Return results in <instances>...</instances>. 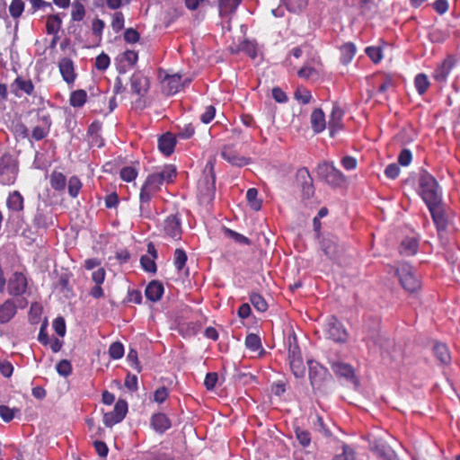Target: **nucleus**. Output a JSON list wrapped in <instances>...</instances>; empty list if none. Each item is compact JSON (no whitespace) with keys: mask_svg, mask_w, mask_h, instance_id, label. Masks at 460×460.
I'll list each match as a JSON object with an SVG mask.
<instances>
[{"mask_svg":"<svg viewBox=\"0 0 460 460\" xmlns=\"http://www.w3.org/2000/svg\"><path fill=\"white\" fill-rule=\"evenodd\" d=\"M176 175V167L173 164H166L159 171L147 175L139 193L140 217L150 218L153 216L152 198L161 190L164 183L172 182Z\"/></svg>","mask_w":460,"mask_h":460,"instance_id":"f257e3e1","label":"nucleus"},{"mask_svg":"<svg viewBox=\"0 0 460 460\" xmlns=\"http://www.w3.org/2000/svg\"><path fill=\"white\" fill-rule=\"evenodd\" d=\"M418 191L426 206L442 200V190L436 178L426 170H421L418 179Z\"/></svg>","mask_w":460,"mask_h":460,"instance_id":"f03ea898","label":"nucleus"},{"mask_svg":"<svg viewBox=\"0 0 460 460\" xmlns=\"http://www.w3.org/2000/svg\"><path fill=\"white\" fill-rule=\"evenodd\" d=\"M215 164L209 160L207 162L203 175L198 181L199 199L201 203H210L216 193Z\"/></svg>","mask_w":460,"mask_h":460,"instance_id":"7ed1b4c3","label":"nucleus"},{"mask_svg":"<svg viewBox=\"0 0 460 460\" xmlns=\"http://www.w3.org/2000/svg\"><path fill=\"white\" fill-rule=\"evenodd\" d=\"M34 111L29 112L32 114ZM35 118L37 125L32 128L31 137L32 140L40 141L46 138L52 126V119L50 113L44 108H39L35 110Z\"/></svg>","mask_w":460,"mask_h":460,"instance_id":"20e7f679","label":"nucleus"},{"mask_svg":"<svg viewBox=\"0 0 460 460\" xmlns=\"http://www.w3.org/2000/svg\"><path fill=\"white\" fill-rule=\"evenodd\" d=\"M323 333L326 339L339 344L346 343L349 338V333L344 324L334 315H331L326 319Z\"/></svg>","mask_w":460,"mask_h":460,"instance_id":"39448f33","label":"nucleus"},{"mask_svg":"<svg viewBox=\"0 0 460 460\" xmlns=\"http://www.w3.org/2000/svg\"><path fill=\"white\" fill-rule=\"evenodd\" d=\"M394 272L399 278L401 286L407 292L414 293L420 288V281L410 264L401 263L399 267L394 268Z\"/></svg>","mask_w":460,"mask_h":460,"instance_id":"423d86ee","label":"nucleus"},{"mask_svg":"<svg viewBox=\"0 0 460 460\" xmlns=\"http://www.w3.org/2000/svg\"><path fill=\"white\" fill-rule=\"evenodd\" d=\"M317 173L320 178L332 187H340L346 181L345 175L332 163L326 161L318 164Z\"/></svg>","mask_w":460,"mask_h":460,"instance_id":"0eeeda50","label":"nucleus"},{"mask_svg":"<svg viewBox=\"0 0 460 460\" xmlns=\"http://www.w3.org/2000/svg\"><path fill=\"white\" fill-rule=\"evenodd\" d=\"M288 361L293 375L296 378H303L305 374V367L302 358L300 348L297 344L296 338L293 337V342L289 340L288 346Z\"/></svg>","mask_w":460,"mask_h":460,"instance_id":"6e6552de","label":"nucleus"},{"mask_svg":"<svg viewBox=\"0 0 460 460\" xmlns=\"http://www.w3.org/2000/svg\"><path fill=\"white\" fill-rule=\"evenodd\" d=\"M18 167L10 155L0 157V184L13 185L16 181Z\"/></svg>","mask_w":460,"mask_h":460,"instance_id":"1a4fd4ad","label":"nucleus"},{"mask_svg":"<svg viewBox=\"0 0 460 460\" xmlns=\"http://www.w3.org/2000/svg\"><path fill=\"white\" fill-rule=\"evenodd\" d=\"M150 88V81L149 78L144 75L140 72L134 73L130 77V89L132 93L138 96V99L136 101V106L138 105L141 109L144 108V103L142 98L145 97Z\"/></svg>","mask_w":460,"mask_h":460,"instance_id":"9d476101","label":"nucleus"},{"mask_svg":"<svg viewBox=\"0 0 460 460\" xmlns=\"http://www.w3.org/2000/svg\"><path fill=\"white\" fill-rule=\"evenodd\" d=\"M5 206L8 209L9 219H11L14 216L17 218L23 217L25 199L19 190H13L8 193L5 201Z\"/></svg>","mask_w":460,"mask_h":460,"instance_id":"9b49d317","label":"nucleus"},{"mask_svg":"<svg viewBox=\"0 0 460 460\" xmlns=\"http://www.w3.org/2000/svg\"><path fill=\"white\" fill-rule=\"evenodd\" d=\"M309 379L313 389H320L330 376L326 367L314 360H308Z\"/></svg>","mask_w":460,"mask_h":460,"instance_id":"f8f14e48","label":"nucleus"},{"mask_svg":"<svg viewBox=\"0 0 460 460\" xmlns=\"http://www.w3.org/2000/svg\"><path fill=\"white\" fill-rule=\"evenodd\" d=\"M432 220L438 232L446 231L448 225V218L446 213L443 200L427 206Z\"/></svg>","mask_w":460,"mask_h":460,"instance_id":"ddd939ff","label":"nucleus"},{"mask_svg":"<svg viewBox=\"0 0 460 460\" xmlns=\"http://www.w3.org/2000/svg\"><path fill=\"white\" fill-rule=\"evenodd\" d=\"M128 412V403L125 400L119 399L111 411L103 415V423L106 427H112L119 423L126 417Z\"/></svg>","mask_w":460,"mask_h":460,"instance_id":"4468645a","label":"nucleus"},{"mask_svg":"<svg viewBox=\"0 0 460 460\" xmlns=\"http://www.w3.org/2000/svg\"><path fill=\"white\" fill-rule=\"evenodd\" d=\"M296 181L301 184L302 195L304 199H310L314 194V187L313 184V178L307 168H300L296 172Z\"/></svg>","mask_w":460,"mask_h":460,"instance_id":"2eb2a0df","label":"nucleus"},{"mask_svg":"<svg viewBox=\"0 0 460 460\" xmlns=\"http://www.w3.org/2000/svg\"><path fill=\"white\" fill-rule=\"evenodd\" d=\"M28 282L22 272H14L8 282V293L13 296H22L26 292Z\"/></svg>","mask_w":460,"mask_h":460,"instance_id":"dca6fc26","label":"nucleus"},{"mask_svg":"<svg viewBox=\"0 0 460 460\" xmlns=\"http://www.w3.org/2000/svg\"><path fill=\"white\" fill-rule=\"evenodd\" d=\"M165 234L174 240H180L182 234L181 222L177 215H170L164 221Z\"/></svg>","mask_w":460,"mask_h":460,"instance_id":"f3484780","label":"nucleus"},{"mask_svg":"<svg viewBox=\"0 0 460 460\" xmlns=\"http://www.w3.org/2000/svg\"><path fill=\"white\" fill-rule=\"evenodd\" d=\"M321 249L331 260H336L341 252V247L338 243L337 237L332 234L326 235L322 239Z\"/></svg>","mask_w":460,"mask_h":460,"instance_id":"a211bd4d","label":"nucleus"},{"mask_svg":"<svg viewBox=\"0 0 460 460\" xmlns=\"http://www.w3.org/2000/svg\"><path fill=\"white\" fill-rule=\"evenodd\" d=\"M332 369L339 378H344L346 381L355 385L358 384V378L351 365L344 362H337L332 365Z\"/></svg>","mask_w":460,"mask_h":460,"instance_id":"6ab92c4d","label":"nucleus"},{"mask_svg":"<svg viewBox=\"0 0 460 460\" xmlns=\"http://www.w3.org/2000/svg\"><path fill=\"white\" fill-rule=\"evenodd\" d=\"M222 157L229 164L235 166H244L249 164L250 159L240 155L234 146H225L221 151Z\"/></svg>","mask_w":460,"mask_h":460,"instance_id":"aec40b11","label":"nucleus"},{"mask_svg":"<svg viewBox=\"0 0 460 460\" xmlns=\"http://www.w3.org/2000/svg\"><path fill=\"white\" fill-rule=\"evenodd\" d=\"M58 69L61 74L63 80L68 84H72L76 79V73L75 70V65L71 58H63L58 62Z\"/></svg>","mask_w":460,"mask_h":460,"instance_id":"412c9836","label":"nucleus"},{"mask_svg":"<svg viewBox=\"0 0 460 460\" xmlns=\"http://www.w3.org/2000/svg\"><path fill=\"white\" fill-rule=\"evenodd\" d=\"M343 115L344 112L338 104H334L332 106L328 121V128L331 137H334V135L343 128Z\"/></svg>","mask_w":460,"mask_h":460,"instance_id":"4be33fe9","label":"nucleus"},{"mask_svg":"<svg viewBox=\"0 0 460 460\" xmlns=\"http://www.w3.org/2000/svg\"><path fill=\"white\" fill-rule=\"evenodd\" d=\"M455 66V59L447 56L433 72V78L438 83H445Z\"/></svg>","mask_w":460,"mask_h":460,"instance_id":"5701e85b","label":"nucleus"},{"mask_svg":"<svg viewBox=\"0 0 460 460\" xmlns=\"http://www.w3.org/2000/svg\"><path fill=\"white\" fill-rule=\"evenodd\" d=\"M177 144L176 136L172 132L162 134L158 137V149L165 156H170Z\"/></svg>","mask_w":460,"mask_h":460,"instance_id":"b1692460","label":"nucleus"},{"mask_svg":"<svg viewBox=\"0 0 460 460\" xmlns=\"http://www.w3.org/2000/svg\"><path fill=\"white\" fill-rule=\"evenodd\" d=\"M162 84L163 92L168 96L173 95L182 87L181 75L179 74L166 75Z\"/></svg>","mask_w":460,"mask_h":460,"instance_id":"393cba45","label":"nucleus"},{"mask_svg":"<svg viewBox=\"0 0 460 460\" xmlns=\"http://www.w3.org/2000/svg\"><path fill=\"white\" fill-rule=\"evenodd\" d=\"M151 428L159 434H164L172 427L171 420L163 412H157L150 418Z\"/></svg>","mask_w":460,"mask_h":460,"instance_id":"a878e982","label":"nucleus"},{"mask_svg":"<svg viewBox=\"0 0 460 460\" xmlns=\"http://www.w3.org/2000/svg\"><path fill=\"white\" fill-rule=\"evenodd\" d=\"M18 305L13 299H6L0 304V324L9 323L17 314Z\"/></svg>","mask_w":460,"mask_h":460,"instance_id":"bb28decb","label":"nucleus"},{"mask_svg":"<svg viewBox=\"0 0 460 460\" xmlns=\"http://www.w3.org/2000/svg\"><path fill=\"white\" fill-rule=\"evenodd\" d=\"M12 92L15 96H20L22 92L27 95H32L34 92V84L31 79H25L22 76H17L13 83L11 84Z\"/></svg>","mask_w":460,"mask_h":460,"instance_id":"cd10ccee","label":"nucleus"},{"mask_svg":"<svg viewBox=\"0 0 460 460\" xmlns=\"http://www.w3.org/2000/svg\"><path fill=\"white\" fill-rule=\"evenodd\" d=\"M164 292V288L162 282L158 280H152L146 288L145 295L147 300L151 302L159 301Z\"/></svg>","mask_w":460,"mask_h":460,"instance_id":"c85d7f7f","label":"nucleus"},{"mask_svg":"<svg viewBox=\"0 0 460 460\" xmlns=\"http://www.w3.org/2000/svg\"><path fill=\"white\" fill-rule=\"evenodd\" d=\"M310 123L314 133L323 132L326 128L325 115L322 109H314L310 116Z\"/></svg>","mask_w":460,"mask_h":460,"instance_id":"c756f323","label":"nucleus"},{"mask_svg":"<svg viewBox=\"0 0 460 460\" xmlns=\"http://www.w3.org/2000/svg\"><path fill=\"white\" fill-rule=\"evenodd\" d=\"M419 250V241L415 237L404 238L399 247V252L403 256H413Z\"/></svg>","mask_w":460,"mask_h":460,"instance_id":"7c9ffc66","label":"nucleus"},{"mask_svg":"<svg viewBox=\"0 0 460 460\" xmlns=\"http://www.w3.org/2000/svg\"><path fill=\"white\" fill-rule=\"evenodd\" d=\"M433 353L441 364H450L451 355L446 344L439 342L435 343L433 346Z\"/></svg>","mask_w":460,"mask_h":460,"instance_id":"2f4dec72","label":"nucleus"},{"mask_svg":"<svg viewBox=\"0 0 460 460\" xmlns=\"http://www.w3.org/2000/svg\"><path fill=\"white\" fill-rule=\"evenodd\" d=\"M341 62L348 65L351 62L357 53L356 45L353 42H346L340 48Z\"/></svg>","mask_w":460,"mask_h":460,"instance_id":"473e14b6","label":"nucleus"},{"mask_svg":"<svg viewBox=\"0 0 460 460\" xmlns=\"http://www.w3.org/2000/svg\"><path fill=\"white\" fill-rule=\"evenodd\" d=\"M49 184L53 190L63 191L66 189V178L62 172L54 171L50 174Z\"/></svg>","mask_w":460,"mask_h":460,"instance_id":"72a5a7b5","label":"nucleus"},{"mask_svg":"<svg viewBox=\"0 0 460 460\" xmlns=\"http://www.w3.org/2000/svg\"><path fill=\"white\" fill-rule=\"evenodd\" d=\"M62 20L58 14H50L47 17L46 31L48 34L56 35L61 29Z\"/></svg>","mask_w":460,"mask_h":460,"instance_id":"f704fd0d","label":"nucleus"},{"mask_svg":"<svg viewBox=\"0 0 460 460\" xmlns=\"http://www.w3.org/2000/svg\"><path fill=\"white\" fill-rule=\"evenodd\" d=\"M87 102V93L84 90L73 91L69 97V103L74 108H81Z\"/></svg>","mask_w":460,"mask_h":460,"instance_id":"c9c22d12","label":"nucleus"},{"mask_svg":"<svg viewBox=\"0 0 460 460\" xmlns=\"http://www.w3.org/2000/svg\"><path fill=\"white\" fill-rule=\"evenodd\" d=\"M414 85L417 93L420 95H423L430 86L428 75L424 73L418 74L414 78Z\"/></svg>","mask_w":460,"mask_h":460,"instance_id":"e433bc0d","label":"nucleus"},{"mask_svg":"<svg viewBox=\"0 0 460 460\" xmlns=\"http://www.w3.org/2000/svg\"><path fill=\"white\" fill-rule=\"evenodd\" d=\"M246 199L252 210L259 211L261 208L262 201L258 199V190L256 188L248 189L246 192Z\"/></svg>","mask_w":460,"mask_h":460,"instance_id":"4c0bfd02","label":"nucleus"},{"mask_svg":"<svg viewBox=\"0 0 460 460\" xmlns=\"http://www.w3.org/2000/svg\"><path fill=\"white\" fill-rule=\"evenodd\" d=\"M249 299L257 311L264 313L268 310V303L261 294L252 292L250 294Z\"/></svg>","mask_w":460,"mask_h":460,"instance_id":"58836bf2","label":"nucleus"},{"mask_svg":"<svg viewBox=\"0 0 460 460\" xmlns=\"http://www.w3.org/2000/svg\"><path fill=\"white\" fill-rule=\"evenodd\" d=\"M294 431L296 440L303 447H307L311 444L312 438L308 430L300 427H295Z\"/></svg>","mask_w":460,"mask_h":460,"instance_id":"ea45409f","label":"nucleus"},{"mask_svg":"<svg viewBox=\"0 0 460 460\" xmlns=\"http://www.w3.org/2000/svg\"><path fill=\"white\" fill-rule=\"evenodd\" d=\"M341 452H337L332 460H356L354 449L347 444H342Z\"/></svg>","mask_w":460,"mask_h":460,"instance_id":"a19ab883","label":"nucleus"},{"mask_svg":"<svg viewBox=\"0 0 460 460\" xmlns=\"http://www.w3.org/2000/svg\"><path fill=\"white\" fill-rule=\"evenodd\" d=\"M188 256L181 248H177L173 253V264L178 271H181L186 265Z\"/></svg>","mask_w":460,"mask_h":460,"instance_id":"79ce46f5","label":"nucleus"},{"mask_svg":"<svg viewBox=\"0 0 460 460\" xmlns=\"http://www.w3.org/2000/svg\"><path fill=\"white\" fill-rule=\"evenodd\" d=\"M85 8L82 2L74 1L72 3L71 18L74 22H81L85 16Z\"/></svg>","mask_w":460,"mask_h":460,"instance_id":"37998d69","label":"nucleus"},{"mask_svg":"<svg viewBox=\"0 0 460 460\" xmlns=\"http://www.w3.org/2000/svg\"><path fill=\"white\" fill-rule=\"evenodd\" d=\"M294 98L301 104L305 105L308 104L312 100V94L309 90L305 87L298 86L295 93Z\"/></svg>","mask_w":460,"mask_h":460,"instance_id":"c03bdc74","label":"nucleus"},{"mask_svg":"<svg viewBox=\"0 0 460 460\" xmlns=\"http://www.w3.org/2000/svg\"><path fill=\"white\" fill-rule=\"evenodd\" d=\"M243 0H218L220 15L223 13H234Z\"/></svg>","mask_w":460,"mask_h":460,"instance_id":"a18cd8bd","label":"nucleus"},{"mask_svg":"<svg viewBox=\"0 0 460 460\" xmlns=\"http://www.w3.org/2000/svg\"><path fill=\"white\" fill-rule=\"evenodd\" d=\"M125 24V16L122 12H115L111 15V26L114 32L118 33L123 28Z\"/></svg>","mask_w":460,"mask_h":460,"instance_id":"49530a36","label":"nucleus"},{"mask_svg":"<svg viewBox=\"0 0 460 460\" xmlns=\"http://www.w3.org/2000/svg\"><path fill=\"white\" fill-rule=\"evenodd\" d=\"M82 186L83 184L77 176L70 177L67 185L68 193L70 197L74 199L76 198L82 189Z\"/></svg>","mask_w":460,"mask_h":460,"instance_id":"de8ad7c7","label":"nucleus"},{"mask_svg":"<svg viewBox=\"0 0 460 460\" xmlns=\"http://www.w3.org/2000/svg\"><path fill=\"white\" fill-rule=\"evenodd\" d=\"M24 2L22 0H13L9 5L10 15L13 19H17L22 16L24 11Z\"/></svg>","mask_w":460,"mask_h":460,"instance_id":"09e8293b","label":"nucleus"},{"mask_svg":"<svg viewBox=\"0 0 460 460\" xmlns=\"http://www.w3.org/2000/svg\"><path fill=\"white\" fill-rule=\"evenodd\" d=\"M245 346L252 351H258L261 349V338L255 333H249L245 338Z\"/></svg>","mask_w":460,"mask_h":460,"instance_id":"8fccbe9b","label":"nucleus"},{"mask_svg":"<svg viewBox=\"0 0 460 460\" xmlns=\"http://www.w3.org/2000/svg\"><path fill=\"white\" fill-rule=\"evenodd\" d=\"M140 265L142 269L149 273H155L157 270L155 260L149 255H142L140 258Z\"/></svg>","mask_w":460,"mask_h":460,"instance_id":"3c124183","label":"nucleus"},{"mask_svg":"<svg viewBox=\"0 0 460 460\" xmlns=\"http://www.w3.org/2000/svg\"><path fill=\"white\" fill-rule=\"evenodd\" d=\"M367 56L372 60L373 63L378 64L383 58V51L380 47L370 46L365 49Z\"/></svg>","mask_w":460,"mask_h":460,"instance_id":"603ef678","label":"nucleus"},{"mask_svg":"<svg viewBox=\"0 0 460 460\" xmlns=\"http://www.w3.org/2000/svg\"><path fill=\"white\" fill-rule=\"evenodd\" d=\"M109 355L112 359H119L124 356V346L119 341L112 342L109 347Z\"/></svg>","mask_w":460,"mask_h":460,"instance_id":"864d4df0","label":"nucleus"},{"mask_svg":"<svg viewBox=\"0 0 460 460\" xmlns=\"http://www.w3.org/2000/svg\"><path fill=\"white\" fill-rule=\"evenodd\" d=\"M137 170L133 166H125L119 172L121 180L126 182L133 181L137 176Z\"/></svg>","mask_w":460,"mask_h":460,"instance_id":"5fc2aeb1","label":"nucleus"},{"mask_svg":"<svg viewBox=\"0 0 460 460\" xmlns=\"http://www.w3.org/2000/svg\"><path fill=\"white\" fill-rule=\"evenodd\" d=\"M19 411V409L10 408L6 405H0V417L4 422L12 421L15 416V413Z\"/></svg>","mask_w":460,"mask_h":460,"instance_id":"6e6d98bb","label":"nucleus"},{"mask_svg":"<svg viewBox=\"0 0 460 460\" xmlns=\"http://www.w3.org/2000/svg\"><path fill=\"white\" fill-rule=\"evenodd\" d=\"M297 75L303 79H317L319 74L314 67L304 66L297 71Z\"/></svg>","mask_w":460,"mask_h":460,"instance_id":"4d7b16f0","label":"nucleus"},{"mask_svg":"<svg viewBox=\"0 0 460 460\" xmlns=\"http://www.w3.org/2000/svg\"><path fill=\"white\" fill-rule=\"evenodd\" d=\"M225 233L226 234L232 238L233 240H234V242L238 243H241V244H245V245H250L251 244V240L243 235L242 234H239L232 229H229V228H225Z\"/></svg>","mask_w":460,"mask_h":460,"instance_id":"13d9d810","label":"nucleus"},{"mask_svg":"<svg viewBox=\"0 0 460 460\" xmlns=\"http://www.w3.org/2000/svg\"><path fill=\"white\" fill-rule=\"evenodd\" d=\"M195 133V128L191 123L179 127L177 137L181 139H190Z\"/></svg>","mask_w":460,"mask_h":460,"instance_id":"bf43d9fd","label":"nucleus"},{"mask_svg":"<svg viewBox=\"0 0 460 460\" xmlns=\"http://www.w3.org/2000/svg\"><path fill=\"white\" fill-rule=\"evenodd\" d=\"M110 64L111 58L106 53L102 52L96 57L95 67L97 70L104 71L109 67Z\"/></svg>","mask_w":460,"mask_h":460,"instance_id":"052dcab7","label":"nucleus"},{"mask_svg":"<svg viewBox=\"0 0 460 460\" xmlns=\"http://www.w3.org/2000/svg\"><path fill=\"white\" fill-rule=\"evenodd\" d=\"M56 369L60 376L66 377L72 373V365L67 359H62L57 364Z\"/></svg>","mask_w":460,"mask_h":460,"instance_id":"680f3d73","label":"nucleus"},{"mask_svg":"<svg viewBox=\"0 0 460 460\" xmlns=\"http://www.w3.org/2000/svg\"><path fill=\"white\" fill-rule=\"evenodd\" d=\"M105 27V22L99 18H95L92 22L91 30L93 34L99 39V40L102 38V31Z\"/></svg>","mask_w":460,"mask_h":460,"instance_id":"e2e57ef3","label":"nucleus"},{"mask_svg":"<svg viewBox=\"0 0 460 460\" xmlns=\"http://www.w3.org/2000/svg\"><path fill=\"white\" fill-rule=\"evenodd\" d=\"M127 359L131 367L136 369L138 373L141 372L142 367L140 365V362L138 361L137 351L135 349H129L127 356Z\"/></svg>","mask_w":460,"mask_h":460,"instance_id":"0e129e2a","label":"nucleus"},{"mask_svg":"<svg viewBox=\"0 0 460 460\" xmlns=\"http://www.w3.org/2000/svg\"><path fill=\"white\" fill-rule=\"evenodd\" d=\"M288 9L293 13H296L304 9L307 5V0H285Z\"/></svg>","mask_w":460,"mask_h":460,"instance_id":"69168bd1","label":"nucleus"},{"mask_svg":"<svg viewBox=\"0 0 460 460\" xmlns=\"http://www.w3.org/2000/svg\"><path fill=\"white\" fill-rule=\"evenodd\" d=\"M32 223L33 226L37 228H47L49 226L46 215L40 210H37L35 213Z\"/></svg>","mask_w":460,"mask_h":460,"instance_id":"338daca9","label":"nucleus"},{"mask_svg":"<svg viewBox=\"0 0 460 460\" xmlns=\"http://www.w3.org/2000/svg\"><path fill=\"white\" fill-rule=\"evenodd\" d=\"M241 49L252 59L257 57V46L250 40H244L241 45Z\"/></svg>","mask_w":460,"mask_h":460,"instance_id":"774afa93","label":"nucleus"}]
</instances>
